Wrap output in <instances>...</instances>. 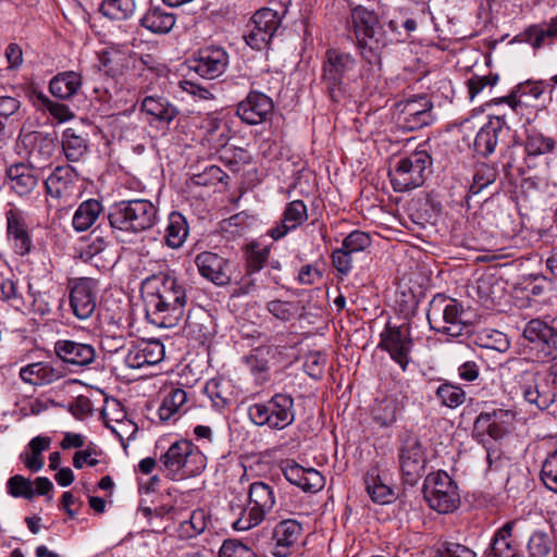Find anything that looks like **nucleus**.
<instances>
[{"instance_id":"nucleus-2","label":"nucleus","mask_w":557,"mask_h":557,"mask_svg":"<svg viewBox=\"0 0 557 557\" xmlns=\"http://www.w3.org/2000/svg\"><path fill=\"white\" fill-rule=\"evenodd\" d=\"M350 21L362 58L369 64H381L389 39L376 13L357 5L350 12Z\"/></svg>"},{"instance_id":"nucleus-10","label":"nucleus","mask_w":557,"mask_h":557,"mask_svg":"<svg viewBox=\"0 0 557 557\" xmlns=\"http://www.w3.org/2000/svg\"><path fill=\"white\" fill-rule=\"evenodd\" d=\"M431 157L425 151L400 158L388 172L393 189L404 193L420 187L425 180V171L431 165Z\"/></svg>"},{"instance_id":"nucleus-28","label":"nucleus","mask_w":557,"mask_h":557,"mask_svg":"<svg viewBox=\"0 0 557 557\" xmlns=\"http://www.w3.org/2000/svg\"><path fill=\"white\" fill-rule=\"evenodd\" d=\"M185 307L169 302L159 304L158 301L146 299V315L149 322L156 326L171 329L176 326L184 318Z\"/></svg>"},{"instance_id":"nucleus-1","label":"nucleus","mask_w":557,"mask_h":557,"mask_svg":"<svg viewBox=\"0 0 557 557\" xmlns=\"http://www.w3.org/2000/svg\"><path fill=\"white\" fill-rule=\"evenodd\" d=\"M107 219L115 239L131 243L135 236L156 225L158 208L147 199L120 200L109 207Z\"/></svg>"},{"instance_id":"nucleus-48","label":"nucleus","mask_w":557,"mask_h":557,"mask_svg":"<svg viewBox=\"0 0 557 557\" xmlns=\"http://www.w3.org/2000/svg\"><path fill=\"white\" fill-rule=\"evenodd\" d=\"M136 10L135 0H103L99 11L110 20L129 18Z\"/></svg>"},{"instance_id":"nucleus-38","label":"nucleus","mask_w":557,"mask_h":557,"mask_svg":"<svg viewBox=\"0 0 557 557\" xmlns=\"http://www.w3.org/2000/svg\"><path fill=\"white\" fill-rule=\"evenodd\" d=\"M189 233L185 216L180 212H171L164 231V243L172 249L183 246Z\"/></svg>"},{"instance_id":"nucleus-45","label":"nucleus","mask_w":557,"mask_h":557,"mask_svg":"<svg viewBox=\"0 0 557 557\" xmlns=\"http://www.w3.org/2000/svg\"><path fill=\"white\" fill-rule=\"evenodd\" d=\"M62 149L69 161L77 162L87 152L88 143L74 128L69 127L62 134Z\"/></svg>"},{"instance_id":"nucleus-14","label":"nucleus","mask_w":557,"mask_h":557,"mask_svg":"<svg viewBox=\"0 0 557 557\" xmlns=\"http://www.w3.org/2000/svg\"><path fill=\"white\" fill-rule=\"evenodd\" d=\"M433 103L428 96H416L398 103L397 123L405 131H417L430 125L433 120Z\"/></svg>"},{"instance_id":"nucleus-59","label":"nucleus","mask_w":557,"mask_h":557,"mask_svg":"<svg viewBox=\"0 0 557 557\" xmlns=\"http://www.w3.org/2000/svg\"><path fill=\"white\" fill-rule=\"evenodd\" d=\"M498 82V75L478 76L473 75L467 81L468 92L473 100L484 88L492 89Z\"/></svg>"},{"instance_id":"nucleus-4","label":"nucleus","mask_w":557,"mask_h":557,"mask_svg":"<svg viewBox=\"0 0 557 557\" xmlns=\"http://www.w3.org/2000/svg\"><path fill=\"white\" fill-rule=\"evenodd\" d=\"M160 463L164 475L177 481L200 474L207 467V457L190 441L181 440L161 455Z\"/></svg>"},{"instance_id":"nucleus-22","label":"nucleus","mask_w":557,"mask_h":557,"mask_svg":"<svg viewBox=\"0 0 557 557\" xmlns=\"http://www.w3.org/2000/svg\"><path fill=\"white\" fill-rule=\"evenodd\" d=\"M165 355L163 344L158 339L140 341L128 348L124 357L125 364L132 369L153 366L163 360Z\"/></svg>"},{"instance_id":"nucleus-52","label":"nucleus","mask_w":557,"mask_h":557,"mask_svg":"<svg viewBox=\"0 0 557 557\" xmlns=\"http://www.w3.org/2000/svg\"><path fill=\"white\" fill-rule=\"evenodd\" d=\"M269 256V247H260L255 243L250 244L247 248V272L249 274L259 272L268 262Z\"/></svg>"},{"instance_id":"nucleus-43","label":"nucleus","mask_w":557,"mask_h":557,"mask_svg":"<svg viewBox=\"0 0 557 557\" xmlns=\"http://www.w3.org/2000/svg\"><path fill=\"white\" fill-rule=\"evenodd\" d=\"M400 410L399 403L394 397H384L375 400L372 407V419L381 428L393 425Z\"/></svg>"},{"instance_id":"nucleus-32","label":"nucleus","mask_w":557,"mask_h":557,"mask_svg":"<svg viewBox=\"0 0 557 557\" xmlns=\"http://www.w3.org/2000/svg\"><path fill=\"white\" fill-rule=\"evenodd\" d=\"M9 188L20 197H26L37 187L34 170L25 163H16L7 170Z\"/></svg>"},{"instance_id":"nucleus-53","label":"nucleus","mask_w":557,"mask_h":557,"mask_svg":"<svg viewBox=\"0 0 557 557\" xmlns=\"http://www.w3.org/2000/svg\"><path fill=\"white\" fill-rule=\"evenodd\" d=\"M552 549L550 536L543 531H534L528 542L530 557H546Z\"/></svg>"},{"instance_id":"nucleus-8","label":"nucleus","mask_w":557,"mask_h":557,"mask_svg":"<svg viewBox=\"0 0 557 557\" xmlns=\"http://www.w3.org/2000/svg\"><path fill=\"white\" fill-rule=\"evenodd\" d=\"M423 495L429 507L438 513L454 512L460 505L456 482L445 471L429 473L423 483Z\"/></svg>"},{"instance_id":"nucleus-37","label":"nucleus","mask_w":557,"mask_h":557,"mask_svg":"<svg viewBox=\"0 0 557 557\" xmlns=\"http://www.w3.org/2000/svg\"><path fill=\"white\" fill-rule=\"evenodd\" d=\"M543 94L544 86L542 82H525L516 86L512 92L503 100L513 112L521 113L523 108L528 106L529 99L537 100Z\"/></svg>"},{"instance_id":"nucleus-63","label":"nucleus","mask_w":557,"mask_h":557,"mask_svg":"<svg viewBox=\"0 0 557 557\" xmlns=\"http://www.w3.org/2000/svg\"><path fill=\"white\" fill-rule=\"evenodd\" d=\"M435 557H476V553L462 544L448 542Z\"/></svg>"},{"instance_id":"nucleus-24","label":"nucleus","mask_w":557,"mask_h":557,"mask_svg":"<svg viewBox=\"0 0 557 557\" xmlns=\"http://www.w3.org/2000/svg\"><path fill=\"white\" fill-rule=\"evenodd\" d=\"M308 219V209L302 200H293L288 202L283 211L280 223L268 231V235L278 240L285 237L289 232L295 231Z\"/></svg>"},{"instance_id":"nucleus-31","label":"nucleus","mask_w":557,"mask_h":557,"mask_svg":"<svg viewBox=\"0 0 557 557\" xmlns=\"http://www.w3.org/2000/svg\"><path fill=\"white\" fill-rule=\"evenodd\" d=\"M506 125L505 115L491 117L475 136L473 144L475 152L483 157L493 153L498 143V135L504 131Z\"/></svg>"},{"instance_id":"nucleus-50","label":"nucleus","mask_w":557,"mask_h":557,"mask_svg":"<svg viewBox=\"0 0 557 557\" xmlns=\"http://www.w3.org/2000/svg\"><path fill=\"white\" fill-rule=\"evenodd\" d=\"M207 322H209V317L201 309L195 312L189 311L185 322L186 334L197 341L206 339L210 334Z\"/></svg>"},{"instance_id":"nucleus-41","label":"nucleus","mask_w":557,"mask_h":557,"mask_svg":"<svg viewBox=\"0 0 557 557\" xmlns=\"http://www.w3.org/2000/svg\"><path fill=\"white\" fill-rule=\"evenodd\" d=\"M102 210V203L96 199L83 201L73 215L72 224L74 230L77 232H85L90 228L99 218Z\"/></svg>"},{"instance_id":"nucleus-25","label":"nucleus","mask_w":557,"mask_h":557,"mask_svg":"<svg viewBox=\"0 0 557 557\" xmlns=\"http://www.w3.org/2000/svg\"><path fill=\"white\" fill-rule=\"evenodd\" d=\"M557 39V16L548 22L532 24L515 36L512 41L529 44L534 50L554 45Z\"/></svg>"},{"instance_id":"nucleus-58","label":"nucleus","mask_w":557,"mask_h":557,"mask_svg":"<svg viewBox=\"0 0 557 557\" xmlns=\"http://www.w3.org/2000/svg\"><path fill=\"white\" fill-rule=\"evenodd\" d=\"M371 245V237L368 233L361 231L351 232L344 240L342 246L348 252L362 251Z\"/></svg>"},{"instance_id":"nucleus-42","label":"nucleus","mask_w":557,"mask_h":557,"mask_svg":"<svg viewBox=\"0 0 557 557\" xmlns=\"http://www.w3.org/2000/svg\"><path fill=\"white\" fill-rule=\"evenodd\" d=\"M556 144L557 141L553 137L545 135L535 127L528 128L524 144L527 161H530L532 157L552 152Z\"/></svg>"},{"instance_id":"nucleus-7","label":"nucleus","mask_w":557,"mask_h":557,"mask_svg":"<svg viewBox=\"0 0 557 557\" xmlns=\"http://www.w3.org/2000/svg\"><path fill=\"white\" fill-rule=\"evenodd\" d=\"M515 384L516 393L540 410L548 409L557 400V386L550 375L524 370L515 375Z\"/></svg>"},{"instance_id":"nucleus-47","label":"nucleus","mask_w":557,"mask_h":557,"mask_svg":"<svg viewBox=\"0 0 557 557\" xmlns=\"http://www.w3.org/2000/svg\"><path fill=\"white\" fill-rule=\"evenodd\" d=\"M435 396L442 406L450 409L461 406L467 398L463 388L450 382H444L435 391Z\"/></svg>"},{"instance_id":"nucleus-23","label":"nucleus","mask_w":557,"mask_h":557,"mask_svg":"<svg viewBox=\"0 0 557 557\" xmlns=\"http://www.w3.org/2000/svg\"><path fill=\"white\" fill-rule=\"evenodd\" d=\"M140 111L145 113L150 125L158 123L162 126H169L180 114L175 104L158 95L146 96L140 102Z\"/></svg>"},{"instance_id":"nucleus-34","label":"nucleus","mask_w":557,"mask_h":557,"mask_svg":"<svg viewBox=\"0 0 557 557\" xmlns=\"http://www.w3.org/2000/svg\"><path fill=\"white\" fill-rule=\"evenodd\" d=\"M517 523V520L508 521L496 531L484 557H516L518 548L512 531Z\"/></svg>"},{"instance_id":"nucleus-56","label":"nucleus","mask_w":557,"mask_h":557,"mask_svg":"<svg viewBox=\"0 0 557 557\" xmlns=\"http://www.w3.org/2000/svg\"><path fill=\"white\" fill-rule=\"evenodd\" d=\"M219 557H257V555L239 540L227 539L220 547Z\"/></svg>"},{"instance_id":"nucleus-5","label":"nucleus","mask_w":557,"mask_h":557,"mask_svg":"<svg viewBox=\"0 0 557 557\" xmlns=\"http://www.w3.org/2000/svg\"><path fill=\"white\" fill-rule=\"evenodd\" d=\"M251 422L258 426H268L281 431L295 421L294 398L289 394L277 393L264 403H257L248 408Z\"/></svg>"},{"instance_id":"nucleus-54","label":"nucleus","mask_w":557,"mask_h":557,"mask_svg":"<svg viewBox=\"0 0 557 557\" xmlns=\"http://www.w3.org/2000/svg\"><path fill=\"white\" fill-rule=\"evenodd\" d=\"M7 492L14 498L23 497L30 499L35 495V490L33 488L30 480L20 474H15L8 480Z\"/></svg>"},{"instance_id":"nucleus-64","label":"nucleus","mask_w":557,"mask_h":557,"mask_svg":"<svg viewBox=\"0 0 557 557\" xmlns=\"http://www.w3.org/2000/svg\"><path fill=\"white\" fill-rule=\"evenodd\" d=\"M352 252H348L342 246L338 249H335L332 253V261L335 269L342 274H347L352 269Z\"/></svg>"},{"instance_id":"nucleus-55","label":"nucleus","mask_w":557,"mask_h":557,"mask_svg":"<svg viewBox=\"0 0 557 557\" xmlns=\"http://www.w3.org/2000/svg\"><path fill=\"white\" fill-rule=\"evenodd\" d=\"M474 428L485 430L493 440H498L506 433L505 428L496 421V412L481 413L475 420Z\"/></svg>"},{"instance_id":"nucleus-19","label":"nucleus","mask_w":557,"mask_h":557,"mask_svg":"<svg viewBox=\"0 0 557 557\" xmlns=\"http://www.w3.org/2000/svg\"><path fill=\"white\" fill-rule=\"evenodd\" d=\"M5 220L7 240L10 247L20 256L29 253L33 248V239L23 212L10 209L5 212Z\"/></svg>"},{"instance_id":"nucleus-29","label":"nucleus","mask_w":557,"mask_h":557,"mask_svg":"<svg viewBox=\"0 0 557 557\" xmlns=\"http://www.w3.org/2000/svg\"><path fill=\"white\" fill-rule=\"evenodd\" d=\"M77 173L71 165H59L45 181L46 191L52 198L70 197L73 194Z\"/></svg>"},{"instance_id":"nucleus-62","label":"nucleus","mask_w":557,"mask_h":557,"mask_svg":"<svg viewBox=\"0 0 557 557\" xmlns=\"http://www.w3.org/2000/svg\"><path fill=\"white\" fill-rule=\"evenodd\" d=\"M22 115V102L20 99L11 96L0 97V117H20Z\"/></svg>"},{"instance_id":"nucleus-9","label":"nucleus","mask_w":557,"mask_h":557,"mask_svg":"<svg viewBox=\"0 0 557 557\" xmlns=\"http://www.w3.org/2000/svg\"><path fill=\"white\" fill-rule=\"evenodd\" d=\"M524 350L539 362L557 359V330L541 319L530 320L523 327Z\"/></svg>"},{"instance_id":"nucleus-18","label":"nucleus","mask_w":557,"mask_h":557,"mask_svg":"<svg viewBox=\"0 0 557 557\" xmlns=\"http://www.w3.org/2000/svg\"><path fill=\"white\" fill-rule=\"evenodd\" d=\"M228 64V54L221 47H206L200 49L190 66L198 75L207 79H214L222 75Z\"/></svg>"},{"instance_id":"nucleus-3","label":"nucleus","mask_w":557,"mask_h":557,"mask_svg":"<svg viewBox=\"0 0 557 557\" xmlns=\"http://www.w3.org/2000/svg\"><path fill=\"white\" fill-rule=\"evenodd\" d=\"M358 61L349 52L329 48L322 60L321 81L333 101H339L357 76Z\"/></svg>"},{"instance_id":"nucleus-15","label":"nucleus","mask_w":557,"mask_h":557,"mask_svg":"<svg viewBox=\"0 0 557 557\" xmlns=\"http://www.w3.org/2000/svg\"><path fill=\"white\" fill-rule=\"evenodd\" d=\"M70 307L78 320H88L97 308V283L89 277L70 282Z\"/></svg>"},{"instance_id":"nucleus-40","label":"nucleus","mask_w":557,"mask_h":557,"mask_svg":"<svg viewBox=\"0 0 557 557\" xmlns=\"http://www.w3.org/2000/svg\"><path fill=\"white\" fill-rule=\"evenodd\" d=\"M140 23L153 34H168L175 25V16L165 9L152 7L141 17Z\"/></svg>"},{"instance_id":"nucleus-21","label":"nucleus","mask_w":557,"mask_h":557,"mask_svg":"<svg viewBox=\"0 0 557 557\" xmlns=\"http://www.w3.org/2000/svg\"><path fill=\"white\" fill-rule=\"evenodd\" d=\"M273 101L263 92L251 91L237 107V115L249 125H257L268 120L273 111Z\"/></svg>"},{"instance_id":"nucleus-17","label":"nucleus","mask_w":557,"mask_h":557,"mask_svg":"<svg viewBox=\"0 0 557 557\" xmlns=\"http://www.w3.org/2000/svg\"><path fill=\"white\" fill-rule=\"evenodd\" d=\"M195 264L201 277L216 286L232 281L230 260L212 251H202L195 257Z\"/></svg>"},{"instance_id":"nucleus-35","label":"nucleus","mask_w":557,"mask_h":557,"mask_svg":"<svg viewBox=\"0 0 557 557\" xmlns=\"http://www.w3.org/2000/svg\"><path fill=\"white\" fill-rule=\"evenodd\" d=\"M82 84L83 78L78 72L64 71L51 78L49 90L55 98L67 100L78 94Z\"/></svg>"},{"instance_id":"nucleus-11","label":"nucleus","mask_w":557,"mask_h":557,"mask_svg":"<svg viewBox=\"0 0 557 557\" xmlns=\"http://www.w3.org/2000/svg\"><path fill=\"white\" fill-rule=\"evenodd\" d=\"M462 313L461 306L455 299L436 295L430 302L426 317L433 330L458 337L467 327L462 320Z\"/></svg>"},{"instance_id":"nucleus-20","label":"nucleus","mask_w":557,"mask_h":557,"mask_svg":"<svg viewBox=\"0 0 557 557\" xmlns=\"http://www.w3.org/2000/svg\"><path fill=\"white\" fill-rule=\"evenodd\" d=\"M399 463L407 483L414 484L422 476L425 458L418 438L409 437L404 442L399 453Z\"/></svg>"},{"instance_id":"nucleus-12","label":"nucleus","mask_w":557,"mask_h":557,"mask_svg":"<svg viewBox=\"0 0 557 557\" xmlns=\"http://www.w3.org/2000/svg\"><path fill=\"white\" fill-rule=\"evenodd\" d=\"M412 347L413 341L409 323L394 325L388 322L380 335L377 345V348L389 354V357L399 364L403 371L407 370Z\"/></svg>"},{"instance_id":"nucleus-57","label":"nucleus","mask_w":557,"mask_h":557,"mask_svg":"<svg viewBox=\"0 0 557 557\" xmlns=\"http://www.w3.org/2000/svg\"><path fill=\"white\" fill-rule=\"evenodd\" d=\"M541 479L547 488L557 493V448L543 462Z\"/></svg>"},{"instance_id":"nucleus-60","label":"nucleus","mask_w":557,"mask_h":557,"mask_svg":"<svg viewBox=\"0 0 557 557\" xmlns=\"http://www.w3.org/2000/svg\"><path fill=\"white\" fill-rule=\"evenodd\" d=\"M205 393L210 398L212 406L218 410L224 409L230 404V399L225 397L221 391L219 381H209L205 386Z\"/></svg>"},{"instance_id":"nucleus-44","label":"nucleus","mask_w":557,"mask_h":557,"mask_svg":"<svg viewBox=\"0 0 557 557\" xmlns=\"http://www.w3.org/2000/svg\"><path fill=\"white\" fill-rule=\"evenodd\" d=\"M51 444V438L49 436H36L34 437L29 444V450H26L21 454V459L33 472H38L44 467V459L41 457L42 451L47 450Z\"/></svg>"},{"instance_id":"nucleus-36","label":"nucleus","mask_w":557,"mask_h":557,"mask_svg":"<svg viewBox=\"0 0 557 557\" xmlns=\"http://www.w3.org/2000/svg\"><path fill=\"white\" fill-rule=\"evenodd\" d=\"M20 376L32 385H48L62 377V371L49 362H36L23 367Z\"/></svg>"},{"instance_id":"nucleus-51","label":"nucleus","mask_w":557,"mask_h":557,"mask_svg":"<svg viewBox=\"0 0 557 557\" xmlns=\"http://www.w3.org/2000/svg\"><path fill=\"white\" fill-rule=\"evenodd\" d=\"M496 170L485 163L478 164L474 169L472 184L470 185L469 193L478 195L485 187L496 181Z\"/></svg>"},{"instance_id":"nucleus-30","label":"nucleus","mask_w":557,"mask_h":557,"mask_svg":"<svg viewBox=\"0 0 557 557\" xmlns=\"http://www.w3.org/2000/svg\"><path fill=\"white\" fill-rule=\"evenodd\" d=\"M160 284L156 293L147 296L146 299L158 301L159 304H172L186 306L187 297L184 285L170 274L160 275L154 278Z\"/></svg>"},{"instance_id":"nucleus-13","label":"nucleus","mask_w":557,"mask_h":557,"mask_svg":"<svg viewBox=\"0 0 557 557\" xmlns=\"http://www.w3.org/2000/svg\"><path fill=\"white\" fill-rule=\"evenodd\" d=\"M281 17L277 11L269 8L258 10L250 18L245 41L255 50H262L269 46L278 29Z\"/></svg>"},{"instance_id":"nucleus-39","label":"nucleus","mask_w":557,"mask_h":557,"mask_svg":"<svg viewBox=\"0 0 557 557\" xmlns=\"http://www.w3.org/2000/svg\"><path fill=\"white\" fill-rule=\"evenodd\" d=\"M187 400L188 396L184 389L172 388L163 398V401L158 410L160 419L162 421H169L171 419L176 420V416L180 417L182 413L187 411Z\"/></svg>"},{"instance_id":"nucleus-46","label":"nucleus","mask_w":557,"mask_h":557,"mask_svg":"<svg viewBox=\"0 0 557 557\" xmlns=\"http://www.w3.org/2000/svg\"><path fill=\"white\" fill-rule=\"evenodd\" d=\"M25 140L33 145L29 157L35 161H47L54 153L55 143L48 134L32 133L25 136Z\"/></svg>"},{"instance_id":"nucleus-6","label":"nucleus","mask_w":557,"mask_h":557,"mask_svg":"<svg viewBox=\"0 0 557 557\" xmlns=\"http://www.w3.org/2000/svg\"><path fill=\"white\" fill-rule=\"evenodd\" d=\"M276 503L273 485L255 481L248 488V506L242 509L239 517L232 523L236 531H247L263 522Z\"/></svg>"},{"instance_id":"nucleus-27","label":"nucleus","mask_w":557,"mask_h":557,"mask_svg":"<svg viewBox=\"0 0 557 557\" xmlns=\"http://www.w3.org/2000/svg\"><path fill=\"white\" fill-rule=\"evenodd\" d=\"M285 479L305 492L315 493L324 485L322 474L313 468H304L295 461H286L282 468Z\"/></svg>"},{"instance_id":"nucleus-61","label":"nucleus","mask_w":557,"mask_h":557,"mask_svg":"<svg viewBox=\"0 0 557 557\" xmlns=\"http://www.w3.org/2000/svg\"><path fill=\"white\" fill-rule=\"evenodd\" d=\"M267 308L271 314L282 321H288L296 312V307L293 302L283 300L269 301Z\"/></svg>"},{"instance_id":"nucleus-49","label":"nucleus","mask_w":557,"mask_h":557,"mask_svg":"<svg viewBox=\"0 0 557 557\" xmlns=\"http://www.w3.org/2000/svg\"><path fill=\"white\" fill-rule=\"evenodd\" d=\"M208 515L203 509H196L190 513L188 520H184L180 525V536L183 539H193L201 534L208 525Z\"/></svg>"},{"instance_id":"nucleus-26","label":"nucleus","mask_w":557,"mask_h":557,"mask_svg":"<svg viewBox=\"0 0 557 557\" xmlns=\"http://www.w3.org/2000/svg\"><path fill=\"white\" fill-rule=\"evenodd\" d=\"M54 351L62 361L77 367L89 366L97 356L92 345L67 339L58 341Z\"/></svg>"},{"instance_id":"nucleus-33","label":"nucleus","mask_w":557,"mask_h":557,"mask_svg":"<svg viewBox=\"0 0 557 557\" xmlns=\"http://www.w3.org/2000/svg\"><path fill=\"white\" fill-rule=\"evenodd\" d=\"M366 491L372 502L381 505L389 504L395 499L394 490L387 484L385 476L382 475L377 465H373L366 472Z\"/></svg>"},{"instance_id":"nucleus-16","label":"nucleus","mask_w":557,"mask_h":557,"mask_svg":"<svg viewBox=\"0 0 557 557\" xmlns=\"http://www.w3.org/2000/svg\"><path fill=\"white\" fill-rule=\"evenodd\" d=\"M302 525L295 519H284L272 531L269 552L274 557H289L298 547Z\"/></svg>"}]
</instances>
